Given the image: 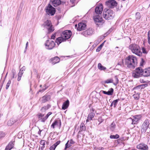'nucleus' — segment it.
<instances>
[{
    "label": "nucleus",
    "instance_id": "nucleus-1",
    "mask_svg": "<svg viewBox=\"0 0 150 150\" xmlns=\"http://www.w3.org/2000/svg\"><path fill=\"white\" fill-rule=\"evenodd\" d=\"M125 60V64L127 66V67L129 68L133 69L137 65V58L133 55L128 56L126 58Z\"/></svg>",
    "mask_w": 150,
    "mask_h": 150
},
{
    "label": "nucleus",
    "instance_id": "nucleus-2",
    "mask_svg": "<svg viewBox=\"0 0 150 150\" xmlns=\"http://www.w3.org/2000/svg\"><path fill=\"white\" fill-rule=\"evenodd\" d=\"M129 48L133 53L139 56L142 55L141 48L138 45L135 43L131 44L129 45Z\"/></svg>",
    "mask_w": 150,
    "mask_h": 150
},
{
    "label": "nucleus",
    "instance_id": "nucleus-3",
    "mask_svg": "<svg viewBox=\"0 0 150 150\" xmlns=\"http://www.w3.org/2000/svg\"><path fill=\"white\" fill-rule=\"evenodd\" d=\"M42 26L47 30L48 33L52 32L54 29L51 21L47 20L44 21Z\"/></svg>",
    "mask_w": 150,
    "mask_h": 150
},
{
    "label": "nucleus",
    "instance_id": "nucleus-4",
    "mask_svg": "<svg viewBox=\"0 0 150 150\" xmlns=\"http://www.w3.org/2000/svg\"><path fill=\"white\" fill-rule=\"evenodd\" d=\"M150 124L149 120L146 119L144 121L141 127V131L142 133H145L146 132L149 133L150 130L149 127Z\"/></svg>",
    "mask_w": 150,
    "mask_h": 150
},
{
    "label": "nucleus",
    "instance_id": "nucleus-5",
    "mask_svg": "<svg viewBox=\"0 0 150 150\" xmlns=\"http://www.w3.org/2000/svg\"><path fill=\"white\" fill-rule=\"evenodd\" d=\"M103 17L106 19H111L113 18L114 14L113 11L111 10L108 9L105 11V9L103 13Z\"/></svg>",
    "mask_w": 150,
    "mask_h": 150
},
{
    "label": "nucleus",
    "instance_id": "nucleus-6",
    "mask_svg": "<svg viewBox=\"0 0 150 150\" xmlns=\"http://www.w3.org/2000/svg\"><path fill=\"white\" fill-rule=\"evenodd\" d=\"M143 69L141 67H138L135 69L132 73V76L135 78H139L143 76Z\"/></svg>",
    "mask_w": 150,
    "mask_h": 150
},
{
    "label": "nucleus",
    "instance_id": "nucleus-7",
    "mask_svg": "<svg viewBox=\"0 0 150 150\" xmlns=\"http://www.w3.org/2000/svg\"><path fill=\"white\" fill-rule=\"evenodd\" d=\"M45 9L46 13L49 15L53 16L56 12L55 8L53 7L50 4H48Z\"/></svg>",
    "mask_w": 150,
    "mask_h": 150
},
{
    "label": "nucleus",
    "instance_id": "nucleus-8",
    "mask_svg": "<svg viewBox=\"0 0 150 150\" xmlns=\"http://www.w3.org/2000/svg\"><path fill=\"white\" fill-rule=\"evenodd\" d=\"M55 45V42L51 39L47 40L45 43L46 49L49 50L53 49Z\"/></svg>",
    "mask_w": 150,
    "mask_h": 150
},
{
    "label": "nucleus",
    "instance_id": "nucleus-9",
    "mask_svg": "<svg viewBox=\"0 0 150 150\" xmlns=\"http://www.w3.org/2000/svg\"><path fill=\"white\" fill-rule=\"evenodd\" d=\"M72 35V32L70 30H66L63 31L61 36L66 40L69 38Z\"/></svg>",
    "mask_w": 150,
    "mask_h": 150
},
{
    "label": "nucleus",
    "instance_id": "nucleus-10",
    "mask_svg": "<svg viewBox=\"0 0 150 150\" xmlns=\"http://www.w3.org/2000/svg\"><path fill=\"white\" fill-rule=\"evenodd\" d=\"M142 117L141 115H137L133 117V118H130L129 119L132 121V124H137Z\"/></svg>",
    "mask_w": 150,
    "mask_h": 150
},
{
    "label": "nucleus",
    "instance_id": "nucleus-11",
    "mask_svg": "<svg viewBox=\"0 0 150 150\" xmlns=\"http://www.w3.org/2000/svg\"><path fill=\"white\" fill-rule=\"evenodd\" d=\"M93 30L92 28H89L86 31L81 33V34L85 37H87L91 35L93 33Z\"/></svg>",
    "mask_w": 150,
    "mask_h": 150
},
{
    "label": "nucleus",
    "instance_id": "nucleus-12",
    "mask_svg": "<svg viewBox=\"0 0 150 150\" xmlns=\"http://www.w3.org/2000/svg\"><path fill=\"white\" fill-rule=\"evenodd\" d=\"M103 9V6L102 4L97 6L95 8V12L96 13L98 14H101Z\"/></svg>",
    "mask_w": 150,
    "mask_h": 150
},
{
    "label": "nucleus",
    "instance_id": "nucleus-13",
    "mask_svg": "<svg viewBox=\"0 0 150 150\" xmlns=\"http://www.w3.org/2000/svg\"><path fill=\"white\" fill-rule=\"evenodd\" d=\"M108 6L110 8H113L114 6H116L117 3L116 1L114 0H109L106 2Z\"/></svg>",
    "mask_w": 150,
    "mask_h": 150
},
{
    "label": "nucleus",
    "instance_id": "nucleus-14",
    "mask_svg": "<svg viewBox=\"0 0 150 150\" xmlns=\"http://www.w3.org/2000/svg\"><path fill=\"white\" fill-rule=\"evenodd\" d=\"M143 76L145 77L150 76V67L143 69Z\"/></svg>",
    "mask_w": 150,
    "mask_h": 150
},
{
    "label": "nucleus",
    "instance_id": "nucleus-15",
    "mask_svg": "<svg viewBox=\"0 0 150 150\" xmlns=\"http://www.w3.org/2000/svg\"><path fill=\"white\" fill-rule=\"evenodd\" d=\"M137 149H140L147 150L148 149V146L144 143H141L137 145Z\"/></svg>",
    "mask_w": 150,
    "mask_h": 150
},
{
    "label": "nucleus",
    "instance_id": "nucleus-16",
    "mask_svg": "<svg viewBox=\"0 0 150 150\" xmlns=\"http://www.w3.org/2000/svg\"><path fill=\"white\" fill-rule=\"evenodd\" d=\"M86 24L82 22L78 24V27L77 28V30H78L81 31L82 30H84L86 28Z\"/></svg>",
    "mask_w": 150,
    "mask_h": 150
},
{
    "label": "nucleus",
    "instance_id": "nucleus-17",
    "mask_svg": "<svg viewBox=\"0 0 150 150\" xmlns=\"http://www.w3.org/2000/svg\"><path fill=\"white\" fill-rule=\"evenodd\" d=\"M52 4L54 7H57L61 4V1L60 0H51Z\"/></svg>",
    "mask_w": 150,
    "mask_h": 150
},
{
    "label": "nucleus",
    "instance_id": "nucleus-18",
    "mask_svg": "<svg viewBox=\"0 0 150 150\" xmlns=\"http://www.w3.org/2000/svg\"><path fill=\"white\" fill-rule=\"evenodd\" d=\"M93 19L96 23H100L102 20V18L99 15H96L93 17Z\"/></svg>",
    "mask_w": 150,
    "mask_h": 150
},
{
    "label": "nucleus",
    "instance_id": "nucleus-19",
    "mask_svg": "<svg viewBox=\"0 0 150 150\" xmlns=\"http://www.w3.org/2000/svg\"><path fill=\"white\" fill-rule=\"evenodd\" d=\"M50 99V96L45 95L42 97L40 100L42 103H45L48 101Z\"/></svg>",
    "mask_w": 150,
    "mask_h": 150
},
{
    "label": "nucleus",
    "instance_id": "nucleus-20",
    "mask_svg": "<svg viewBox=\"0 0 150 150\" xmlns=\"http://www.w3.org/2000/svg\"><path fill=\"white\" fill-rule=\"evenodd\" d=\"M69 101L68 100L63 103L62 107V109L63 110H65L67 109L69 106Z\"/></svg>",
    "mask_w": 150,
    "mask_h": 150
},
{
    "label": "nucleus",
    "instance_id": "nucleus-21",
    "mask_svg": "<svg viewBox=\"0 0 150 150\" xmlns=\"http://www.w3.org/2000/svg\"><path fill=\"white\" fill-rule=\"evenodd\" d=\"M52 64H53L58 63L60 61L59 58L57 57H55L51 59Z\"/></svg>",
    "mask_w": 150,
    "mask_h": 150
},
{
    "label": "nucleus",
    "instance_id": "nucleus-22",
    "mask_svg": "<svg viewBox=\"0 0 150 150\" xmlns=\"http://www.w3.org/2000/svg\"><path fill=\"white\" fill-rule=\"evenodd\" d=\"M66 40L62 36L59 37L57 38L55 40V42L59 45L62 42H64Z\"/></svg>",
    "mask_w": 150,
    "mask_h": 150
},
{
    "label": "nucleus",
    "instance_id": "nucleus-23",
    "mask_svg": "<svg viewBox=\"0 0 150 150\" xmlns=\"http://www.w3.org/2000/svg\"><path fill=\"white\" fill-rule=\"evenodd\" d=\"M95 115V114L94 112H91L90 113L88 116L87 119L86 120V122H88L90 120H92Z\"/></svg>",
    "mask_w": 150,
    "mask_h": 150
},
{
    "label": "nucleus",
    "instance_id": "nucleus-24",
    "mask_svg": "<svg viewBox=\"0 0 150 150\" xmlns=\"http://www.w3.org/2000/svg\"><path fill=\"white\" fill-rule=\"evenodd\" d=\"M60 143V141H58L50 147V150H54L57 146Z\"/></svg>",
    "mask_w": 150,
    "mask_h": 150
},
{
    "label": "nucleus",
    "instance_id": "nucleus-25",
    "mask_svg": "<svg viewBox=\"0 0 150 150\" xmlns=\"http://www.w3.org/2000/svg\"><path fill=\"white\" fill-rule=\"evenodd\" d=\"M59 123L60 126L61 125V120H59V121H58L57 120H56L51 125V127L53 128V129H54L55 128V126L57 125L59 123Z\"/></svg>",
    "mask_w": 150,
    "mask_h": 150
},
{
    "label": "nucleus",
    "instance_id": "nucleus-26",
    "mask_svg": "<svg viewBox=\"0 0 150 150\" xmlns=\"http://www.w3.org/2000/svg\"><path fill=\"white\" fill-rule=\"evenodd\" d=\"M17 121L16 119H15L14 118H12L10 120L8 121L7 125L9 126H11L14 123Z\"/></svg>",
    "mask_w": 150,
    "mask_h": 150
},
{
    "label": "nucleus",
    "instance_id": "nucleus-27",
    "mask_svg": "<svg viewBox=\"0 0 150 150\" xmlns=\"http://www.w3.org/2000/svg\"><path fill=\"white\" fill-rule=\"evenodd\" d=\"M50 107L51 106L49 104H48L46 106H44L41 108V111L42 112H45L47 110L49 109Z\"/></svg>",
    "mask_w": 150,
    "mask_h": 150
},
{
    "label": "nucleus",
    "instance_id": "nucleus-28",
    "mask_svg": "<svg viewBox=\"0 0 150 150\" xmlns=\"http://www.w3.org/2000/svg\"><path fill=\"white\" fill-rule=\"evenodd\" d=\"M44 114H42L41 113H39L37 115V116L39 120H41V121L42 122H44L45 120L43 121V119L44 118L43 117L44 116Z\"/></svg>",
    "mask_w": 150,
    "mask_h": 150
},
{
    "label": "nucleus",
    "instance_id": "nucleus-29",
    "mask_svg": "<svg viewBox=\"0 0 150 150\" xmlns=\"http://www.w3.org/2000/svg\"><path fill=\"white\" fill-rule=\"evenodd\" d=\"M119 99H118L114 100L112 103L110 105V106L112 107V106L113 105L114 107L115 108L117 104L118 101H119Z\"/></svg>",
    "mask_w": 150,
    "mask_h": 150
},
{
    "label": "nucleus",
    "instance_id": "nucleus-30",
    "mask_svg": "<svg viewBox=\"0 0 150 150\" xmlns=\"http://www.w3.org/2000/svg\"><path fill=\"white\" fill-rule=\"evenodd\" d=\"M113 82V80L112 79H108L107 80L103 81L101 82L102 84L103 85H104V83H112Z\"/></svg>",
    "mask_w": 150,
    "mask_h": 150
},
{
    "label": "nucleus",
    "instance_id": "nucleus-31",
    "mask_svg": "<svg viewBox=\"0 0 150 150\" xmlns=\"http://www.w3.org/2000/svg\"><path fill=\"white\" fill-rule=\"evenodd\" d=\"M86 130V127L84 124L83 123H81L80 125V129L79 132L85 131Z\"/></svg>",
    "mask_w": 150,
    "mask_h": 150
},
{
    "label": "nucleus",
    "instance_id": "nucleus-32",
    "mask_svg": "<svg viewBox=\"0 0 150 150\" xmlns=\"http://www.w3.org/2000/svg\"><path fill=\"white\" fill-rule=\"evenodd\" d=\"M14 141L13 142H11L9 143L8 145H7L6 146L8 148L10 149H11L13 148L14 145Z\"/></svg>",
    "mask_w": 150,
    "mask_h": 150
},
{
    "label": "nucleus",
    "instance_id": "nucleus-33",
    "mask_svg": "<svg viewBox=\"0 0 150 150\" xmlns=\"http://www.w3.org/2000/svg\"><path fill=\"white\" fill-rule=\"evenodd\" d=\"M98 68L101 70H105L106 69V68L105 67L103 66L101 63H99L98 64Z\"/></svg>",
    "mask_w": 150,
    "mask_h": 150
},
{
    "label": "nucleus",
    "instance_id": "nucleus-34",
    "mask_svg": "<svg viewBox=\"0 0 150 150\" xmlns=\"http://www.w3.org/2000/svg\"><path fill=\"white\" fill-rule=\"evenodd\" d=\"M135 16L136 20H139L141 17L140 13L139 12H137L135 13Z\"/></svg>",
    "mask_w": 150,
    "mask_h": 150
},
{
    "label": "nucleus",
    "instance_id": "nucleus-35",
    "mask_svg": "<svg viewBox=\"0 0 150 150\" xmlns=\"http://www.w3.org/2000/svg\"><path fill=\"white\" fill-rule=\"evenodd\" d=\"M113 89L111 88L109 89V90L107 92L108 95H112L113 92Z\"/></svg>",
    "mask_w": 150,
    "mask_h": 150
},
{
    "label": "nucleus",
    "instance_id": "nucleus-36",
    "mask_svg": "<svg viewBox=\"0 0 150 150\" xmlns=\"http://www.w3.org/2000/svg\"><path fill=\"white\" fill-rule=\"evenodd\" d=\"M119 137V136L118 134H116L115 135H111L110 136V139H117Z\"/></svg>",
    "mask_w": 150,
    "mask_h": 150
},
{
    "label": "nucleus",
    "instance_id": "nucleus-37",
    "mask_svg": "<svg viewBox=\"0 0 150 150\" xmlns=\"http://www.w3.org/2000/svg\"><path fill=\"white\" fill-rule=\"evenodd\" d=\"M104 44L103 43L101 44L100 46H99L97 48L96 50V51L97 52H99L101 49H102L103 46Z\"/></svg>",
    "mask_w": 150,
    "mask_h": 150
},
{
    "label": "nucleus",
    "instance_id": "nucleus-38",
    "mask_svg": "<svg viewBox=\"0 0 150 150\" xmlns=\"http://www.w3.org/2000/svg\"><path fill=\"white\" fill-rule=\"evenodd\" d=\"M52 114L51 112H49L44 117V118L43 119V121L46 120L48 118L49 116Z\"/></svg>",
    "mask_w": 150,
    "mask_h": 150
},
{
    "label": "nucleus",
    "instance_id": "nucleus-39",
    "mask_svg": "<svg viewBox=\"0 0 150 150\" xmlns=\"http://www.w3.org/2000/svg\"><path fill=\"white\" fill-rule=\"evenodd\" d=\"M40 144L42 146H45V140H41L40 142Z\"/></svg>",
    "mask_w": 150,
    "mask_h": 150
},
{
    "label": "nucleus",
    "instance_id": "nucleus-40",
    "mask_svg": "<svg viewBox=\"0 0 150 150\" xmlns=\"http://www.w3.org/2000/svg\"><path fill=\"white\" fill-rule=\"evenodd\" d=\"M148 42L150 44V30H149L148 33Z\"/></svg>",
    "mask_w": 150,
    "mask_h": 150
},
{
    "label": "nucleus",
    "instance_id": "nucleus-41",
    "mask_svg": "<svg viewBox=\"0 0 150 150\" xmlns=\"http://www.w3.org/2000/svg\"><path fill=\"white\" fill-rule=\"evenodd\" d=\"M98 120L99 122V123L98 124V125H99L104 120L102 119L101 117H100L98 118Z\"/></svg>",
    "mask_w": 150,
    "mask_h": 150
},
{
    "label": "nucleus",
    "instance_id": "nucleus-42",
    "mask_svg": "<svg viewBox=\"0 0 150 150\" xmlns=\"http://www.w3.org/2000/svg\"><path fill=\"white\" fill-rule=\"evenodd\" d=\"M71 146V145L69 143V141H68L65 144V149H66V148L69 147Z\"/></svg>",
    "mask_w": 150,
    "mask_h": 150
},
{
    "label": "nucleus",
    "instance_id": "nucleus-43",
    "mask_svg": "<svg viewBox=\"0 0 150 150\" xmlns=\"http://www.w3.org/2000/svg\"><path fill=\"white\" fill-rule=\"evenodd\" d=\"M11 83V80H9L6 84V89H8L10 84Z\"/></svg>",
    "mask_w": 150,
    "mask_h": 150
},
{
    "label": "nucleus",
    "instance_id": "nucleus-44",
    "mask_svg": "<svg viewBox=\"0 0 150 150\" xmlns=\"http://www.w3.org/2000/svg\"><path fill=\"white\" fill-rule=\"evenodd\" d=\"M116 125L115 123L114 122H113L111 125V128L112 129H114Z\"/></svg>",
    "mask_w": 150,
    "mask_h": 150
},
{
    "label": "nucleus",
    "instance_id": "nucleus-45",
    "mask_svg": "<svg viewBox=\"0 0 150 150\" xmlns=\"http://www.w3.org/2000/svg\"><path fill=\"white\" fill-rule=\"evenodd\" d=\"M133 96L135 99L137 100L139 98V96L138 94H134L133 95Z\"/></svg>",
    "mask_w": 150,
    "mask_h": 150
},
{
    "label": "nucleus",
    "instance_id": "nucleus-46",
    "mask_svg": "<svg viewBox=\"0 0 150 150\" xmlns=\"http://www.w3.org/2000/svg\"><path fill=\"white\" fill-rule=\"evenodd\" d=\"M142 50L143 53L144 54H146L147 53V52L146 51V49L144 47H142Z\"/></svg>",
    "mask_w": 150,
    "mask_h": 150
},
{
    "label": "nucleus",
    "instance_id": "nucleus-47",
    "mask_svg": "<svg viewBox=\"0 0 150 150\" xmlns=\"http://www.w3.org/2000/svg\"><path fill=\"white\" fill-rule=\"evenodd\" d=\"M25 67L24 66H23V67L20 69V71L21 72H24V71L25 70Z\"/></svg>",
    "mask_w": 150,
    "mask_h": 150
},
{
    "label": "nucleus",
    "instance_id": "nucleus-48",
    "mask_svg": "<svg viewBox=\"0 0 150 150\" xmlns=\"http://www.w3.org/2000/svg\"><path fill=\"white\" fill-rule=\"evenodd\" d=\"M123 64V60H122V61L121 62H119L117 64L118 65H120V66H122Z\"/></svg>",
    "mask_w": 150,
    "mask_h": 150
},
{
    "label": "nucleus",
    "instance_id": "nucleus-49",
    "mask_svg": "<svg viewBox=\"0 0 150 150\" xmlns=\"http://www.w3.org/2000/svg\"><path fill=\"white\" fill-rule=\"evenodd\" d=\"M56 35L55 34L52 35L51 37V38L50 39H54Z\"/></svg>",
    "mask_w": 150,
    "mask_h": 150
},
{
    "label": "nucleus",
    "instance_id": "nucleus-50",
    "mask_svg": "<svg viewBox=\"0 0 150 150\" xmlns=\"http://www.w3.org/2000/svg\"><path fill=\"white\" fill-rule=\"evenodd\" d=\"M74 142L72 139H71L70 141H69V143L71 144H74Z\"/></svg>",
    "mask_w": 150,
    "mask_h": 150
},
{
    "label": "nucleus",
    "instance_id": "nucleus-51",
    "mask_svg": "<svg viewBox=\"0 0 150 150\" xmlns=\"http://www.w3.org/2000/svg\"><path fill=\"white\" fill-rule=\"evenodd\" d=\"M23 74V72H22L20 71V72L18 74V76H20V77H21L22 76V74Z\"/></svg>",
    "mask_w": 150,
    "mask_h": 150
},
{
    "label": "nucleus",
    "instance_id": "nucleus-52",
    "mask_svg": "<svg viewBox=\"0 0 150 150\" xmlns=\"http://www.w3.org/2000/svg\"><path fill=\"white\" fill-rule=\"evenodd\" d=\"M115 78L116 79V83H113V84L115 85H116L118 83V80L117 79V78Z\"/></svg>",
    "mask_w": 150,
    "mask_h": 150
},
{
    "label": "nucleus",
    "instance_id": "nucleus-53",
    "mask_svg": "<svg viewBox=\"0 0 150 150\" xmlns=\"http://www.w3.org/2000/svg\"><path fill=\"white\" fill-rule=\"evenodd\" d=\"M101 92H102V93L104 94H106V95H108V93H107V92H106L105 91H101Z\"/></svg>",
    "mask_w": 150,
    "mask_h": 150
},
{
    "label": "nucleus",
    "instance_id": "nucleus-54",
    "mask_svg": "<svg viewBox=\"0 0 150 150\" xmlns=\"http://www.w3.org/2000/svg\"><path fill=\"white\" fill-rule=\"evenodd\" d=\"M45 147V146H41L40 147L39 149V150H43V148Z\"/></svg>",
    "mask_w": 150,
    "mask_h": 150
},
{
    "label": "nucleus",
    "instance_id": "nucleus-55",
    "mask_svg": "<svg viewBox=\"0 0 150 150\" xmlns=\"http://www.w3.org/2000/svg\"><path fill=\"white\" fill-rule=\"evenodd\" d=\"M15 73V72H14V71L12 72V74H13V77H12V79H13L14 78H16V77H14Z\"/></svg>",
    "mask_w": 150,
    "mask_h": 150
},
{
    "label": "nucleus",
    "instance_id": "nucleus-56",
    "mask_svg": "<svg viewBox=\"0 0 150 150\" xmlns=\"http://www.w3.org/2000/svg\"><path fill=\"white\" fill-rule=\"evenodd\" d=\"M75 0H70V2L72 4L74 3Z\"/></svg>",
    "mask_w": 150,
    "mask_h": 150
},
{
    "label": "nucleus",
    "instance_id": "nucleus-57",
    "mask_svg": "<svg viewBox=\"0 0 150 150\" xmlns=\"http://www.w3.org/2000/svg\"><path fill=\"white\" fill-rule=\"evenodd\" d=\"M21 77H20V76H18V81H20L21 79Z\"/></svg>",
    "mask_w": 150,
    "mask_h": 150
},
{
    "label": "nucleus",
    "instance_id": "nucleus-58",
    "mask_svg": "<svg viewBox=\"0 0 150 150\" xmlns=\"http://www.w3.org/2000/svg\"><path fill=\"white\" fill-rule=\"evenodd\" d=\"M41 131L42 130H41L40 129H39V130L38 132V133L39 135H41Z\"/></svg>",
    "mask_w": 150,
    "mask_h": 150
},
{
    "label": "nucleus",
    "instance_id": "nucleus-59",
    "mask_svg": "<svg viewBox=\"0 0 150 150\" xmlns=\"http://www.w3.org/2000/svg\"><path fill=\"white\" fill-rule=\"evenodd\" d=\"M28 42H27L26 43V47H25V49H27V47H28Z\"/></svg>",
    "mask_w": 150,
    "mask_h": 150
},
{
    "label": "nucleus",
    "instance_id": "nucleus-60",
    "mask_svg": "<svg viewBox=\"0 0 150 150\" xmlns=\"http://www.w3.org/2000/svg\"><path fill=\"white\" fill-rule=\"evenodd\" d=\"M11 150V149H10L8 148V147L6 146L5 150Z\"/></svg>",
    "mask_w": 150,
    "mask_h": 150
},
{
    "label": "nucleus",
    "instance_id": "nucleus-61",
    "mask_svg": "<svg viewBox=\"0 0 150 150\" xmlns=\"http://www.w3.org/2000/svg\"><path fill=\"white\" fill-rule=\"evenodd\" d=\"M69 150H75L74 149H69Z\"/></svg>",
    "mask_w": 150,
    "mask_h": 150
},
{
    "label": "nucleus",
    "instance_id": "nucleus-62",
    "mask_svg": "<svg viewBox=\"0 0 150 150\" xmlns=\"http://www.w3.org/2000/svg\"><path fill=\"white\" fill-rule=\"evenodd\" d=\"M92 111H93V112H94V111H95V110L93 109V108H92L91 110Z\"/></svg>",
    "mask_w": 150,
    "mask_h": 150
},
{
    "label": "nucleus",
    "instance_id": "nucleus-63",
    "mask_svg": "<svg viewBox=\"0 0 150 150\" xmlns=\"http://www.w3.org/2000/svg\"><path fill=\"white\" fill-rule=\"evenodd\" d=\"M104 86L105 87H106V86H106V85H105V83H104Z\"/></svg>",
    "mask_w": 150,
    "mask_h": 150
},
{
    "label": "nucleus",
    "instance_id": "nucleus-64",
    "mask_svg": "<svg viewBox=\"0 0 150 150\" xmlns=\"http://www.w3.org/2000/svg\"><path fill=\"white\" fill-rule=\"evenodd\" d=\"M118 48V47H115V48Z\"/></svg>",
    "mask_w": 150,
    "mask_h": 150
}]
</instances>
